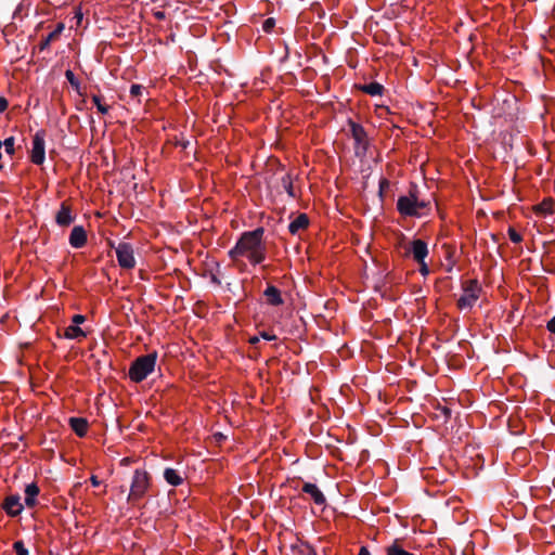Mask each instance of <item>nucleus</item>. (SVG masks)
<instances>
[{"label": "nucleus", "mask_w": 555, "mask_h": 555, "mask_svg": "<svg viewBox=\"0 0 555 555\" xmlns=\"http://www.w3.org/2000/svg\"><path fill=\"white\" fill-rule=\"evenodd\" d=\"M263 235V228L242 233L233 248L228 251L232 262L237 267L245 266L244 259L251 266L263 262L267 257V244Z\"/></svg>", "instance_id": "1"}, {"label": "nucleus", "mask_w": 555, "mask_h": 555, "mask_svg": "<svg viewBox=\"0 0 555 555\" xmlns=\"http://www.w3.org/2000/svg\"><path fill=\"white\" fill-rule=\"evenodd\" d=\"M397 210L403 217L422 218L429 212L430 203L420 199L416 186H412L406 195L399 196Z\"/></svg>", "instance_id": "2"}, {"label": "nucleus", "mask_w": 555, "mask_h": 555, "mask_svg": "<svg viewBox=\"0 0 555 555\" xmlns=\"http://www.w3.org/2000/svg\"><path fill=\"white\" fill-rule=\"evenodd\" d=\"M151 487V476L144 469H135L131 479L128 503L135 504L142 500Z\"/></svg>", "instance_id": "3"}, {"label": "nucleus", "mask_w": 555, "mask_h": 555, "mask_svg": "<svg viewBox=\"0 0 555 555\" xmlns=\"http://www.w3.org/2000/svg\"><path fill=\"white\" fill-rule=\"evenodd\" d=\"M156 360V353H149L137 358L129 369V378L134 383L144 380L154 371Z\"/></svg>", "instance_id": "4"}, {"label": "nucleus", "mask_w": 555, "mask_h": 555, "mask_svg": "<svg viewBox=\"0 0 555 555\" xmlns=\"http://www.w3.org/2000/svg\"><path fill=\"white\" fill-rule=\"evenodd\" d=\"M481 294V286L477 280H466L462 283V294L457 299V308L461 310L472 309Z\"/></svg>", "instance_id": "5"}, {"label": "nucleus", "mask_w": 555, "mask_h": 555, "mask_svg": "<svg viewBox=\"0 0 555 555\" xmlns=\"http://www.w3.org/2000/svg\"><path fill=\"white\" fill-rule=\"evenodd\" d=\"M46 159V131L38 130L31 142L30 160L35 165H42Z\"/></svg>", "instance_id": "6"}, {"label": "nucleus", "mask_w": 555, "mask_h": 555, "mask_svg": "<svg viewBox=\"0 0 555 555\" xmlns=\"http://www.w3.org/2000/svg\"><path fill=\"white\" fill-rule=\"evenodd\" d=\"M116 251V258L118 261V264L122 269H133L135 267V258L133 254V248L128 243H119L117 247L115 248Z\"/></svg>", "instance_id": "7"}, {"label": "nucleus", "mask_w": 555, "mask_h": 555, "mask_svg": "<svg viewBox=\"0 0 555 555\" xmlns=\"http://www.w3.org/2000/svg\"><path fill=\"white\" fill-rule=\"evenodd\" d=\"M349 126H350L351 135L356 142L357 152L359 150H362V152H365L366 146H367V135H366L364 128L361 125L353 122L351 120L349 121Z\"/></svg>", "instance_id": "8"}, {"label": "nucleus", "mask_w": 555, "mask_h": 555, "mask_svg": "<svg viewBox=\"0 0 555 555\" xmlns=\"http://www.w3.org/2000/svg\"><path fill=\"white\" fill-rule=\"evenodd\" d=\"M409 251L416 262H423L428 256L427 244L422 240H414L411 242Z\"/></svg>", "instance_id": "9"}, {"label": "nucleus", "mask_w": 555, "mask_h": 555, "mask_svg": "<svg viewBox=\"0 0 555 555\" xmlns=\"http://www.w3.org/2000/svg\"><path fill=\"white\" fill-rule=\"evenodd\" d=\"M5 513L11 517L18 516L23 511V504L17 495L8 496L2 505Z\"/></svg>", "instance_id": "10"}, {"label": "nucleus", "mask_w": 555, "mask_h": 555, "mask_svg": "<svg viewBox=\"0 0 555 555\" xmlns=\"http://www.w3.org/2000/svg\"><path fill=\"white\" fill-rule=\"evenodd\" d=\"M55 221L60 227H68L74 221L72 208L66 202L61 204Z\"/></svg>", "instance_id": "11"}, {"label": "nucleus", "mask_w": 555, "mask_h": 555, "mask_svg": "<svg viewBox=\"0 0 555 555\" xmlns=\"http://www.w3.org/2000/svg\"><path fill=\"white\" fill-rule=\"evenodd\" d=\"M87 243V233L80 225L74 227L69 235V244L74 248H81Z\"/></svg>", "instance_id": "12"}, {"label": "nucleus", "mask_w": 555, "mask_h": 555, "mask_svg": "<svg viewBox=\"0 0 555 555\" xmlns=\"http://www.w3.org/2000/svg\"><path fill=\"white\" fill-rule=\"evenodd\" d=\"M533 211L538 216L555 215V199L553 197L544 198L540 204L533 207Z\"/></svg>", "instance_id": "13"}, {"label": "nucleus", "mask_w": 555, "mask_h": 555, "mask_svg": "<svg viewBox=\"0 0 555 555\" xmlns=\"http://www.w3.org/2000/svg\"><path fill=\"white\" fill-rule=\"evenodd\" d=\"M302 491L309 494L315 504L322 505L325 503V496L317 485L307 482L304 485Z\"/></svg>", "instance_id": "14"}, {"label": "nucleus", "mask_w": 555, "mask_h": 555, "mask_svg": "<svg viewBox=\"0 0 555 555\" xmlns=\"http://www.w3.org/2000/svg\"><path fill=\"white\" fill-rule=\"evenodd\" d=\"M264 297L267 302L271 306H281L283 304V298L281 292L278 287L273 285H269L264 291Z\"/></svg>", "instance_id": "15"}, {"label": "nucleus", "mask_w": 555, "mask_h": 555, "mask_svg": "<svg viewBox=\"0 0 555 555\" xmlns=\"http://www.w3.org/2000/svg\"><path fill=\"white\" fill-rule=\"evenodd\" d=\"M69 425L73 431L79 437L86 436L89 427L87 420L82 417H70Z\"/></svg>", "instance_id": "16"}, {"label": "nucleus", "mask_w": 555, "mask_h": 555, "mask_svg": "<svg viewBox=\"0 0 555 555\" xmlns=\"http://www.w3.org/2000/svg\"><path fill=\"white\" fill-rule=\"evenodd\" d=\"M309 225V218L306 214L298 215L288 225L292 234H297Z\"/></svg>", "instance_id": "17"}, {"label": "nucleus", "mask_w": 555, "mask_h": 555, "mask_svg": "<svg viewBox=\"0 0 555 555\" xmlns=\"http://www.w3.org/2000/svg\"><path fill=\"white\" fill-rule=\"evenodd\" d=\"M39 491V487L35 482L26 486L24 500L27 507L31 508L36 505Z\"/></svg>", "instance_id": "18"}, {"label": "nucleus", "mask_w": 555, "mask_h": 555, "mask_svg": "<svg viewBox=\"0 0 555 555\" xmlns=\"http://www.w3.org/2000/svg\"><path fill=\"white\" fill-rule=\"evenodd\" d=\"M63 336L67 339L81 340L87 334L78 325L72 324L65 328Z\"/></svg>", "instance_id": "19"}, {"label": "nucleus", "mask_w": 555, "mask_h": 555, "mask_svg": "<svg viewBox=\"0 0 555 555\" xmlns=\"http://www.w3.org/2000/svg\"><path fill=\"white\" fill-rule=\"evenodd\" d=\"M165 480L173 487L180 486L183 482V478L173 468H166L164 472Z\"/></svg>", "instance_id": "20"}, {"label": "nucleus", "mask_w": 555, "mask_h": 555, "mask_svg": "<svg viewBox=\"0 0 555 555\" xmlns=\"http://www.w3.org/2000/svg\"><path fill=\"white\" fill-rule=\"evenodd\" d=\"M360 89L372 96L382 95L384 87L378 82H370L367 85H363L360 87Z\"/></svg>", "instance_id": "21"}, {"label": "nucleus", "mask_w": 555, "mask_h": 555, "mask_svg": "<svg viewBox=\"0 0 555 555\" xmlns=\"http://www.w3.org/2000/svg\"><path fill=\"white\" fill-rule=\"evenodd\" d=\"M92 102L96 106L99 113L105 115L108 113V106L102 103V98L100 95H92Z\"/></svg>", "instance_id": "22"}, {"label": "nucleus", "mask_w": 555, "mask_h": 555, "mask_svg": "<svg viewBox=\"0 0 555 555\" xmlns=\"http://www.w3.org/2000/svg\"><path fill=\"white\" fill-rule=\"evenodd\" d=\"M15 139L13 137L7 138L4 141H2V146L4 147V151L10 156L14 155L15 153Z\"/></svg>", "instance_id": "23"}, {"label": "nucleus", "mask_w": 555, "mask_h": 555, "mask_svg": "<svg viewBox=\"0 0 555 555\" xmlns=\"http://www.w3.org/2000/svg\"><path fill=\"white\" fill-rule=\"evenodd\" d=\"M282 184L291 197L296 196L293 188L292 178L289 175H286L285 177L282 178Z\"/></svg>", "instance_id": "24"}, {"label": "nucleus", "mask_w": 555, "mask_h": 555, "mask_svg": "<svg viewBox=\"0 0 555 555\" xmlns=\"http://www.w3.org/2000/svg\"><path fill=\"white\" fill-rule=\"evenodd\" d=\"M59 38V36H56V34L54 31H51L40 43L39 46V49L41 51L46 50L47 48H49L50 43L54 40H56Z\"/></svg>", "instance_id": "25"}, {"label": "nucleus", "mask_w": 555, "mask_h": 555, "mask_svg": "<svg viewBox=\"0 0 555 555\" xmlns=\"http://www.w3.org/2000/svg\"><path fill=\"white\" fill-rule=\"evenodd\" d=\"M13 550L15 551V555H28V551L24 545L23 541H15L13 543Z\"/></svg>", "instance_id": "26"}, {"label": "nucleus", "mask_w": 555, "mask_h": 555, "mask_svg": "<svg viewBox=\"0 0 555 555\" xmlns=\"http://www.w3.org/2000/svg\"><path fill=\"white\" fill-rule=\"evenodd\" d=\"M508 237L509 240L515 243V244H518L522 241V236L513 228H509L508 231Z\"/></svg>", "instance_id": "27"}, {"label": "nucleus", "mask_w": 555, "mask_h": 555, "mask_svg": "<svg viewBox=\"0 0 555 555\" xmlns=\"http://www.w3.org/2000/svg\"><path fill=\"white\" fill-rule=\"evenodd\" d=\"M143 90H144L143 86L134 83L130 87V95L132 98H139L142 95Z\"/></svg>", "instance_id": "28"}, {"label": "nucleus", "mask_w": 555, "mask_h": 555, "mask_svg": "<svg viewBox=\"0 0 555 555\" xmlns=\"http://www.w3.org/2000/svg\"><path fill=\"white\" fill-rule=\"evenodd\" d=\"M65 77L66 79L68 80V82L75 87V88H78L79 87V82L77 80V78L75 77L74 73L72 70H66L65 72Z\"/></svg>", "instance_id": "29"}, {"label": "nucleus", "mask_w": 555, "mask_h": 555, "mask_svg": "<svg viewBox=\"0 0 555 555\" xmlns=\"http://www.w3.org/2000/svg\"><path fill=\"white\" fill-rule=\"evenodd\" d=\"M274 25H275L274 20L270 17L263 22L262 28L266 33H270L272 30V28L274 27Z\"/></svg>", "instance_id": "30"}, {"label": "nucleus", "mask_w": 555, "mask_h": 555, "mask_svg": "<svg viewBox=\"0 0 555 555\" xmlns=\"http://www.w3.org/2000/svg\"><path fill=\"white\" fill-rule=\"evenodd\" d=\"M85 321H86V317L82 314H75L72 318L73 324L78 325V326H79V324H82Z\"/></svg>", "instance_id": "31"}, {"label": "nucleus", "mask_w": 555, "mask_h": 555, "mask_svg": "<svg viewBox=\"0 0 555 555\" xmlns=\"http://www.w3.org/2000/svg\"><path fill=\"white\" fill-rule=\"evenodd\" d=\"M420 264V272L422 275L426 276L429 274V268L427 266V263L425 262V260H423V262H417Z\"/></svg>", "instance_id": "32"}, {"label": "nucleus", "mask_w": 555, "mask_h": 555, "mask_svg": "<svg viewBox=\"0 0 555 555\" xmlns=\"http://www.w3.org/2000/svg\"><path fill=\"white\" fill-rule=\"evenodd\" d=\"M546 328L552 334H555V315L547 322Z\"/></svg>", "instance_id": "33"}, {"label": "nucleus", "mask_w": 555, "mask_h": 555, "mask_svg": "<svg viewBox=\"0 0 555 555\" xmlns=\"http://www.w3.org/2000/svg\"><path fill=\"white\" fill-rule=\"evenodd\" d=\"M9 106V102L5 98L0 96V113H3Z\"/></svg>", "instance_id": "34"}, {"label": "nucleus", "mask_w": 555, "mask_h": 555, "mask_svg": "<svg viewBox=\"0 0 555 555\" xmlns=\"http://www.w3.org/2000/svg\"><path fill=\"white\" fill-rule=\"evenodd\" d=\"M63 30H64V24L59 23L53 31L56 34V36L60 37Z\"/></svg>", "instance_id": "35"}, {"label": "nucleus", "mask_w": 555, "mask_h": 555, "mask_svg": "<svg viewBox=\"0 0 555 555\" xmlns=\"http://www.w3.org/2000/svg\"><path fill=\"white\" fill-rule=\"evenodd\" d=\"M90 481H91V485H92L93 487H99V486L101 485V481H100V480L98 479V477H96V476H94V475H92V476L90 477Z\"/></svg>", "instance_id": "36"}, {"label": "nucleus", "mask_w": 555, "mask_h": 555, "mask_svg": "<svg viewBox=\"0 0 555 555\" xmlns=\"http://www.w3.org/2000/svg\"><path fill=\"white\" fill-rule=\"evenodd\" d=\"M358 555H371L369 550L365 546H362L359 551Z\"/></svg>", "instance_id": "37"}, {"label": "nucleus", "mask_w": 555, "mask_h": 555, "mask_svg": "<svg viewBox=\"0 0 555 555\" xmlns=\"http://www.w3.org/2000/svg\"><path fill=\"white\" fill-rule=\"evenodd\" d=\"M261 336H262L264 339H267V340H272V339H274V338H275V336H274V335H269V334H267V333H262V334H261Z\"/></svg>", "instance_id": "38"}, {"label": "nucleus", "mask_w": 555, "mask_h": 555, "mask_svg": "<svg viewBox=\"0 0 555 555\" xmlns=\"http://www.w3.org/2000/svg\"><path fill=\"white\" fill-rule=\"evenodd\" d=\"M75 17L78 20V23L81 21L82 18V13L80 10H78L76 13H75Z\"/></svg>", "instance_id": "39"}, {"label": "nucleus", "mask_w": 555, "mask_h": 555, "mask_svg": "<svg viewBox=\"0 0 555 555\" xmlns=\"http://www.w3.org/2000/svg\"><path fill=\"white\" fill-rule=\"evenodd\" d=\"M249 341H250V344H256V343H258V341H259V338L255 336V337H251V338L249 339Z\"/></svg>", "instance_id": "40"}, {"label": "nucleus", "mask_w": 555, "mask_h": 555, "mask_svg": "<svg viewBox=\"0 0 555 555\" xmlns=\"http://www.w3.org/2000/svg\"><path fill=\"white\" fill-rule=\"evenodd\" d=\"M121 463H122V464H128V459H122V460H121Z\"/></svg>", "instance_id": "41"}, {"label": "nucleus", "mask_w": 555, "mask_h": 555, "mask_svg": "<svg viewBox=\"0 0 555 555\" xmlns=\"http://www.w3.org/2000/svg\"><path fill=\"white\" fill-rule=\"evenodd\" d=\"M163 15H164L163 13H157V14H156V16H157L158 18L163 17Z\"/></svg>", "instance_id": "42"}]
</instances>
